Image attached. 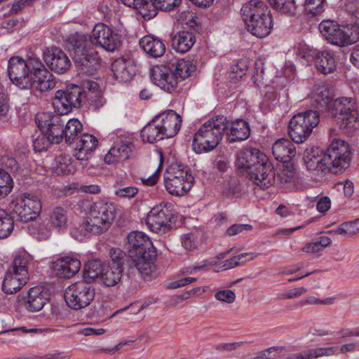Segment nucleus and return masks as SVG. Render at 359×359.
Returning <instances> with one entry per match:
<instances>
[{
	"label": "nucleus",
	"instance_id": "7ed1b4c3",
	"mask_svg": "<svg viewBox=\"0 0 359 359\" xmlns=\"http://www.w3.org/2000/svg\"><path fill=\"white\" fill-rule=\"evenodd\" d=\"M13 61L15 63L13 62L11 67V81L18 88H34L40 92H45L55 88L57 81L48 70H42L36 73V75L34 76V79L22 61L16 59Z\"/></svg>",
	"mask_w": 359,
	"mask_h": 359
},
{
	"label": "nucleus",
	"instance_id": "6ab92c4d",
	"mask_svg": "<svg viewBox=\"0 0 359 359\" xmlns=\"http://www.w3.org/2000/svg\"><path fill=\"white\" fill-rule=\"evenodd\" d=\"M44 60L50 69L57 74L65 73L71 67L67 55L57 48H51L46 53Z\"/></svg>",
	"mask_w": 359,
	"mask_h": 359
},
{
	"label": "nucleus",
	"instance_id": "de8ad7c7",
	"mask_svg": "<svg viewBox=\"0 0 359 359\" xmlns=\"http://www.w3.org/2000/svg\"><path fill=\"white\" fill-rule=\"evenodd\" d=\"M83 126L76 118L69 119L64 128V138L66 142L71 144L79 133L81 132Z\"/></svg>",
	"mask_w": 359,
	"mask_h": 359
},
{
	"label": "nucleus",
	"instance_id": "4d7b16f0",
	"mask_svg": "<svg viewBox=\"0 0 359 359\" xmlns=\"http://www.w3.org/2000/svg\"><path fill=\"white\" fill-rule=\"evenodd\" d=\"M9 105L4 88L0 85V129L4 128L9 121Z\"/></svg>",
	"mask_w": 359,
	"mask_h": 359
},
{
	"label": "nucleus",
	"instance_id": "473e14b6",
	"mask_svg": "<svg viewBox=\"0 0 359 359\" xmlns=\"http://www.w3.org/2000/svg\"><path fill=\"white\" fill-rule=\"evenodd\" d=\"M226 130V136L230 142L245 140L250 134L249 123L243 119L232 122Z\"/></svg>",
	"mask_w": 359,
	"mask_h": 359
},
{
	"label": "nucleus",
	"instance_id": "338daca9",
	"mask_svg": "<svg viewBox=\"0 0 359 359\" xmlns=\"http://www.w3.org/2000/svg\"><path fill=\"white\" fill-rule=\"evenodd\" d=\"M215 297L217 300L231 304L236 299L235 293L230 290H223L215 293Z\"/></svg>",
	"mask_w": 359,
	"mask_h": 359
},
{
	"label": "nucleus",
	"instance_id": "864d4df0",
	"mask_svg": "<svg viewBox=\"0 0 359 359\" xmlns=\"http://www.w3.org/2000/svg\"><path fill=\"white\" fill-rule=\"evenodd\" d=\"M271 7L276 11L292 15L296 11L294 0H268Z\"/></svg>",
	"mask_w": 359,
	"mask_h": 359
},
{
	"label": "nucleus",
	"instance_id": "412c9836",
	"mask_svg": "<svg viewBox=\"0 0 359 359\" xmlns=\"http://www.w3.org/2000/svg\"><path fill=\"white\" fill-rule=\"evenodd\" d=\"M151 78L156 86L165 91L171 93L176 88V82L168 66H154L151 69Z\"/></svg>",
	"mask_w": 359,
	"mask_h": 359
},
{
	"label": "nucleus",
	"instance_id": "a18cd8bd",
	"mask_svg": "<svg viewBox=\"0 0 359 359\" xmlns=\"http://www.w3.org/2000/svg\"><path fill=\"white\" fill-rule=\"evenodd\" d=\"M68 222L67 211L62 207L55 208L50 217L51 225L57 229L62 230L67 228Z\"/></svg>",
	"mask_w": 359,
	"mask_h": 359
},
{
	"label": "nucleus",
	"instance_id": "5701e85b",
	"mask_svg": "<svg viewBox=\"0 0 359 359\" xmlns=\"http://www.w3.org/2000/svg\"><path fill=\"white\" fill-rule=\"evenodd\" d=\"M133 147V144L128 141L117 142L105 155V163L113 164L125 161L130 157Z\"/></svg>",
	"mask_w": 359,
	"mask_h": 359
},
{
	"label": "nucleus",
	"instance_id": "cd10ccee",
	"mask_svg": "<svg viewBox=\"0 0 359 359\" xmlns=\"http://www.w3.org/2000/svg\"><path fill=\"white\" fill-rule=\"evenodd\" d=\"M272 151L277 161L288 163L296 155L294 144L287 139L282 138L275 142Z\"/></svg>",
	"mask_w": 359,
	"mask_h": 359
},
{
	"label": "nucleus",
	"instance_id": "774afa93",
	"mask_svg": "<svg viewBox=\"0 0 359 359\" xmlns=\"http://www.w3.org/2000/svg\"><path fill=\"white\" fill-rule=\"evenodd\" d=\"M181 243L182 247L189 251L193 250L197 245V241L195 237L191 233L184 234L182 236Z\"/></svg>",
	"mask_w": 359,
	"mask_h": 359
},
{
	"label": "nucleus",
	"instance_id": "6e6d98bb",
	"mask_svg": "<svg viewBox=\"0 0 359 359\" xmlns=\"http://www.w3.org/2000/svg\"><path fill=\"white\" fill-rule=\"evenodd\" d=\"M14 227V222L11 216L0 209V239L8 237Z\"/></svg>",
	"mask_w": 359,
	"mask_h": 359
},
{
	"label": "nucleus",
	"instance_id": "9d476101",
	"mask_svg": "<svg viewBox=\"0 0 359 359\" xmlns=\"http://www.w3.org/2000/svg\"><path fill=\"white\" fill-rule=\"evenodd\" d=\"M327 158L331 172L337 174L345 170L352 158L350 146L342 140H333L327 148Z\"/></svg>",
	"mask_w": 359,
	"mask_h": 359
},
{
	"label": "nucleus",
	"instance_id": "9b49d317",
	"mask_svg": "<svg viewBox=\"0 0 359 359\" xmlns=\"http://www.w3.org/2000/svg\"><path fill=\"white\" fill-rule=\"evenodd\" d=\"M173 205L170 203L163 202L154 206L148 212L146 224L153 232L163 234L171 229L173 218Z\"/></svg>",
	"mask_w": 359,
	"mask_h": 359
},
{
	"label": "nucleus",
	"instance_id": "f8f14e48",
	"mask_svg": "<svg viewBox=\"0 0 359 359\" xmlns=\"http://www.w3.org/2000/svg\"><path fill=\"white\" fill-rule=\"evenodd\" d=\"M11 208L17 215L18 219L22 222H27L39 215L42 209V203L38 196L25 193L11 202Z\"/></svg>",
	"mask_w": 359,
	"mask_h": 359
},
{
	"label": "nucleus",
	"instance_id": "c9c22d12",
	"mask_svg": "<svg viewBox=\"0 0 359 359\" xmlns=\"http://www.w3.org/2000/svg\"><path fill=\"white\" fill-rule=\"evenodd\" d=\"M195 40V36L192 32H179L172 37V47L177 52L184 53L193 46Z\"/></svg>",
	"mask_w": 359,
	"mask_h": 359
},
{
	"label": "nucleus",
	"instance_id": "ea45409f",
	"mask_svg": "<svg viewBox=\"0 0 359 359\" xmlns=\"http://www.w3.org/2000/svg\"><path fill=\"white\" fill-rule=\"evenodd\" d=\"M53 168L58 175H67L74 172V165L72 158L67 154H60L55 157Z\"/></svg>",
	"mask_w": 359,
	"mask_h": 359
},
{
	"label": "nucleus",
	"instance_id": "c03bdc74",
	"mask_svg": "<svg viewBox=\"0 0 359 359\" xmlns=\"http://www.w3.org/2000/svg\"><path fill=\"white\" fill-rule=\"evenodd\" d=\"M155 3L154 0H140V2L134 8L138 11L144 20H148L156 15L157 10H162Z\"/></svg>",
	"mask_w": 359,
	"mask_h": 359
},
{
	"label": "nucleus",
	"instance_id": "2f4dec72",
	"mask_svg": "<svg viewBox=\"0 0 359 359\" xmlns=\"http://www.w3.org/2000/svg\"><path fill=\"white\" fill-rule=\"evenodd\" d=\"M47 300V292L41 287H34L31 288L27 294L25 306L29 311H39L42 309Z\"/></svg>",
	"mask_w": 359,
	"mask_h": 359
},
{
	"label": "nucleus",
	"instance_id": "e433bc0d",
	"mask_svg": "<svg viewBox=\"0 0 359 359\" xmlns=\"http://www.w3.org/2000/svg\"><path fill=\"white\" fill-rule=\"evenodd\" d=\"M141 137L144 142L154 143L165 138L157 122L154 118L141 131Z\"/></svg>",
	"mask_w": 359,
	"mask_h": 359
},
{
	"label": "nucleus",
	"instance_id": "603ef678",
	"mask_svg": "<svg viewBox=\"0 0 359 359\" xmlns=\"http://www.w3.org/2000/svg\"><path fill=\"white\" fill-rule=\"evenodd\" d=\"M187 180L188 177H193L190 170L183 165L172 164L167 169L163 177Z\"/></svg>",
	"mask_w": 359,
	"mask_h": 359
},
{
	"label": "nucleus",
	"instance_id": "37998d69",
	"mask_svg": "<svg viewBox=\"0 0 359 359\" xmlns=\"http://www.w3.org/2000/svg\"><path fill=\"white\" fill-rule=\"evenodd\" d=\"M336 349L335 347L316 348L303 353L293 354L287 359H313L324 355H333Z\"/></svg>",
	"mask_w": 359,
	"mask_h": 359
},
{
	"label": "nucleus",
	"instance_id": "dca6fc26",
	"mask_svg": "<svg viewBox=\"0 0 359 359\" xmlns=\"http://www.w3.org/2000/svg\"><path fill=\"white\" fill-rule=\"evenodd\" d=\"M266 156L257 149H248L241 151L237 158L236 166L243 174L248 175L256 167V170L270 171L269 167L263 166V161H266Z\"/></svg>",
	"mask_w": 359,
	"mask_h": 359
},
{
	"label": "nucleus",
	"instance_id": "423d86ee",
	"mask_svg": "<svg viewBox=\"0 0 359 359\" xmlns=\"http://www.w3.org/2000/svg\"><path fill=\"white\" fill-rule=\"evenodd\" d=\"M331 113L344 133L352 135L359 130V114L353 98L335 99L332 102Z\"/></svg>",
	"mask_w": 359,
	"mask_h": 359
},
{
	"label": "nucleus",
	"instance_id": "6e6552de",
	"mask_svg": "<svg viewBox=\"0 0 359 359\" xmlns=\"http://www.w3.org/2000/svg\"><path fill=\"white\" fill-rule=\"evenodd\" d=\"M95 295L94 287L86 280H81L71 284L66 288L65 299L69 308L80 310L89 306Z\"/></svg>",
	"mask_w": 359,
	"mask_h": 359
},
{
	"label": "nucleus",
	"instance_id": "052dcab7",
	"mask_svg": "<svg viewBox=\"0 0 359 359\" xmlns=\"http://www.w3.org/2000/svg\"><path fill=\"white\" fill-rule=\"evenodd\" d=\"M0 165L1 166L0 170L7 172L10 175L11 173L17 171L20 168L15 158L9 155H4L0 158Z\"/></svg>",
	"mask_w": 359,
	"mask_h": 359
},
{
	"label": "nucleus",
	"instance_id": "f257e3e1",
	"mask_svg": "<svg viewBox=\"0 0 359 359\" xmlns=\"http://www.w3.org/2000/svg\"><path fill=\"white\" fill-rule=\"evenodd\" d=\"M121 45V36L104 24L95 25L90 35L76 33L69 36L67 48L81 74L91 75L100 67V59L94 46L114 52Z\"/></svg>",
	"mask_w": 359,
	"mask_h": 359
},
{
	"label": "nucleus",
	"instance_id": "0eeeda50",
	"mask_svg": "<svg viewBox=\"0 0 359 359\" xmlns=\"http://www.w3.org/2000/svg\"><path fill=\"white\" fill-rule=\"evenodd\" d=\"M320 121L318 113L307 110L292 116L288 125V134L296 143L305 142Z\"/></svg>",
	"mask_w": 359,
	"mask_h": 359
},
{
	"label": "nucleus",
	"instance_id": "f704fd0d",
	"mask_svg": "<svg viewBox=\"0 0 359 359\" xmlns=\"http://www.w3.org/2000/svg\"><path fill=\"white\" fill-rule=\"evenodd\" d=\"M316 59V65L318 71L323 74L332 73L336 69L334 55L330 50H320Z\"/></svg>",
	"mask_w": 359,
	"mask_h": 359
},
{
	"label": "nucleus",
	"instance_id": "f03ea898",
	"mask_svg": "<svg viewBox=\"0 0 359 359\" xmlns=\"http://www.w3.org/2000/svg\"><path fill=\"white\" fill-rule=\"evenodd\" d=\"M248 32L258 38L268 36L272 29V15L268 6L261 0H250L241 10Z\"/></svg>",
	"mask_w": 359,
	"mask_h": 359
},
{
	"label": "nucleus",
	"instance_id": "c85d7f7f",
	"mask_svg": "<svg viewBox=\"0 0 359 359\" xmlns=\"http://www.w3.org/2000/svg\"><path fill=\"white\" fill-rule=\"evenodd\" d=\"M164 185L168 193L173 196H182L185 195L191 188L194 181V177H188L186 180L163 177Z\"/></svg>",
	"mask_w": 359,
	"mask_h": 359
},
{
	"label": "nucleus",
	"instance_id": "a878e982",
	"mask_svg": "<svg viewBox=\"0 0 359 359\" xmlns=\"http://www.w3.org/2000/svg\"><path fill=\"white\" fill-rule=\"evenodd\" d=\"M98 143L95 137L89 134L81 136L74 149V156L79 161H86L92 155Z\"/></svg>",
	"mask_w": 359,
	"mask_h": 359
},
{
	"label": "nucleus",
	"instance_id": "72a5a7b5",
	"mask_svg": "<svg viewBox=\"0 0 359 359\" xmlns=\"http://www.w3.org/2000/svg\"><path fill=\"white\" fill-rule=\"evenodd\" d=\"M20 276L18 273L6 271L2 283V290L5 293H15L26 285L29 278Z\"/></svg>",
	"mask_w": 359,
	"mask_h": 359
},
{
	"label": "nucleus",
	"instance_id": "c756f323",
	"mask_svg": "<svg viewBox=\"0 0 359 359\" xmlns=\"http://www.w3.org/2000/svg\"><path fill=\"white\" fill-rule=\"evenodd\" d=\"M168 67L176 82V86L179 82L187 78L195 69L190 61L183 59L171 61Z\"/></svg>",
	"mask_w": 359,
	"mask_h": 359
},
{
	"label": "nucleus",
	"instance_id": "58836bf2",
	"mask_svg": "<svg viewBox=\"0 0 359 359\" xmlns=\"http://www.w3.org/2000/svg\"><path fill=\"white\" fill-rule=\"evenodd\" d=\"M92 222L88 218H86L82 223L79 224L72 231V237L79 241L88 238L93 234L100 233L97 229L91 226Z\"/></svg>",
	"mask_w": 359,
	"mask_h": 359
},
{
	"label": "nucleus",
	"instance_id": "13d9d810",
	"mask_svg": "<svg viewBox=\"0 0 359 359\" xmlns=\"http://www.w3.org/2000/svg\"><path fill=\"white\" fill-rule=\"evenodd\" d=\"M257 257L255 253H242L238 256H234L232 258L224 262V269H230L235 266H239L245 263L248 260H252Z\"/></svg>",
	"mask_w": 359,
	"mask_h": 359
},
{
	"label": "nucleus",
	"instance_id": "4be33fe9",
	"mask_svg": "<svg viewBox=\"0 0 359 359\" xmlns=\"http://www.w3.org/2000/svg\"><path fill=\"white\" fill-rule=\"evenodd\" d=\"M81 89V104L86 101L88 104L95 109L102 106L103 100L102 93L99 89L97 83L86 80L83 82L82 86H79Z\"/></svg>",
	"mask_w": 359,
	"mask_h": 359
},
{
	"label": "nucleus",
	"instance_id": "7c9ffc66",
	"mask_svg": "<svg viewBox=\"0 0 359 359\" xmlns=\"http://www.w3.org/2000/svg\"><path fill=\"white\" fill-rule=\"evenodd\" d=\"M32 260V257L29 254L25 252H20L14 257L8 270L18 273L20 276L29 278Z\"/></svg>",
	"mask_w": 359,
	"mask_h": 359
},
{
	"label": "nucleus",
	"instance_id": "a19ab883",
	"mask_svg": "<svg viewBox=\"0 0 359 359\" xmlns=\"http://www.w3.org/2000/svg\"><path fill=\"white\" fill-rule=\"evenodd\" d=\"M123 269L119 267L104 266L100 280L107 286L111 287L117 285L123 276Z\"/></svg>",
	"mask_w": 359,
	"mask_h": 359
},
{
	"label": "nucleus",
	"instance_id": "0e129e2a",
	"mask_svg": "<svg viewBox=\"0 0 359 359\" xmlns=\"http://www.w3.org/2000/svg\"><path fill=\"white\" fill-rule=\"evenodd\" d=\"M319 51V50L316 49L302 48L298 50L297 55L300 58L304 59L306 65H309L313 60L316 61Z\"/></svg>",
	"mask_w": 359,
	"mask_h": 359
},
{
	"label": "nucleus",
	"instance_id": "b1692460",
	"mask_svg": "<svg viewBox=\"0 0 359 359\" xmlns=\"http://www.w3.org/2000/svg\"><path fill=\"white\" fill-rule=\"evenodd\" d=\"M263 166L266 168L269 167L270 171L264 170L261 169L256 170V167L250 171L248 175L253 183L263 189H268L274 182L275 180V172L272 163L269 161L267 156L266 157V161H263Z\"/></svg>",
	"mask_w": 359,
	"mask_h": 359
},
{
	"label": "nucleus",
	"instance_id": "bb28decb",
	"mask_svg": "<svg viewBox=\"0 0 359 359\" xmlns=\"http://www.w3.org/2000/svg\"><path fill=\"white\" fill-rule=\"evenodd\" d=\"M139 43L143 51L153 58L160 57L165 52V46L163 41L151 35L144 36L140 40Z\"/></svg>",
	"mask_w": 359,
	"mask_h": 359
},
{
	"label": "nucleus",
	"instance_id": "680f3d73",
	"mask_svg": "<svg viewBox=\"0 0 359 359\" xmlns=\"http://www.w3.org/2000/svg\"><path fill=\"white\" fill-rule=\"evenodd\" d=\"M51 144H54L50 140V137L45 134V133H42L39 135L34 140H33V147L35 151H43L48 149V148L50 146Z\"/></svg>",
	"mask_w": 359,
	"mask_h": 359
},
{
	"label": "nucleus",
	"instance_id": "3c124183",
	"mask_svg": "<svg viewBox=\"0 0 359 359\" xmlns=\"http://www.w3.org/2000/svg\"><path fill=\"white\" fill-rule=\"evenodd\" d=\"M311 98L317 107L324 108L330 102V95L325 85H318L311 93Z\"/></svg>",
	"mask_w": 359,
	"mask_h": 359
},
{
	"label": "nucleus",
	"instance_id": "aec40b11",
	"mask_svg": "<svg viewBox=\"0 0 359 359\" xmlns=\"http://www.w3.org/2000/svg\"><path fill=\"white\" fill-rule=\"evenodd\" d=\"M52 267L57 276L69 278L79 272L81 262L76 257L65 256L54 261Z\"/></svg>",
	"mask_w": 359,
	"mask_h": 359
},
{
	"label": "nucleus",
	"instance_id": "09e8293b",
	"mask_svg": "<svg viewBox=\"0 0 359 359\" xmlns=\"http://www.w3.org/2000/svg\"><path fill=\"white\" fill-rule=\"evenodd\" d=\"M104 266L100 260L93 259L88 261L84 268L83 275L86 279L94 280L101 278Z\"/></svg>",
	"mask_w": 359,
	"mask_h": 359
},
{
	"label": "nucleus",
	"instance_id": "4c0bfd02",
	"mask_svg": "<svg viewBox=\"0 0 359 359\" xmlns=\"http://www.w3.org/2000/svg\"><path fill=\"white\" fill-rule=\"evenodd\" d=\"M92 222L88 218H86L82 223L79 224L72 231V237L79 241L88 238L93 234L100 233L97 229L91 226Z\"/></svg>",
	"mask_w": 359,
	"mask_h": 359
},
{
	"label": "nucleus",
	"instance_id": "49530a36",
	"mask_svg": "<svg viewBox=\"0 0 359 359\" xmlns=\"http://www.w3.org/2000/svg\"><path fill=\"white\" fill-rule=\"evenodd\" d=\"M110 262L108 265L119 267L123 270V266L128 264L130 267L133 264L130 261V258L125 252L119 248H111L109 250Z\"/></svg>",
	"mask_w": 359,
	"mask_h": 359
},
{
	"label": "nucleus",
	"instance_id": "2eb2a0df",
	"mask_svg": "<svg viewBox=\"0 0 359 359\" xmlns=\"http://www.w3.org/2000/svg\"><path fill=\"white\" fill-rule=\"evenodd\" d=\"M35 121L42 133H45L54 144L60 143L64 138V121L59 114L51 116L48 113H38Z\"/></svg>",
	"mask_w": 359,
	"mask_h": 359
},
{
	"label": "nucleus",
	"instance_id": "69168bd1",
	"mask_svg": "<svg viewBox=\"0 0 359 359\" xmlns=\"http://www.w3.org/2000/svg\"><path fill=\"white\" fill-rule=\"evenodd\" d=\"M294 176V170L292 164L284 165L283 169L278 175V177L281 183L290 182Z\"/></svg>",
	"mask_w": 359,
	"mask_h": 359
},
{
	"label": "nucleus",
	"instance_id": "a211bd4d",
	"mask_svg": "<svg viewBox=\"0 0 359 359\" xmlns=\"http://www.w3.org/2000/svg\"><path fill=\"white\" fill-rule=\"evenodd\" d=\"M154 118L159 122L160 128L165 138L172 137L179 132L182 118L175 111H165Z\"/></svg>",
	"mask_w": 359,
	"mask_h": 359
},
{
	"label": "nucleus",
	"instance_id": "39448f33",
	"mask_svg": "<svg viewBox=\"0 0 359 359\" xmlns=\"http://www.w3.org/2000/svg\"><path fill=\"white\" fill-rule=\"evenodd\" d=\"M229 122L223 115L212 116L196 133L193 140V149L198 153L209 151L215 149L223 137Z\"/></svg>",
	"mask_w": 359,
	"mask_h": 359
},
{
	"label": "nucleus",
	"instance_id": "bf43d9fd",
	"mask_svg": "<svg viewBox=\"0 0 359 359\" xmlns=\"http://www.w3.org/2000/svg\"><path fill=\"white\" fill-rule=\"evenodd\" d=\"M13 182L7 172L0 170V198L6 196L12 190Z\"/></svg>",
	"mask_w": 359,
	"mask_h": 359
},
{
	"label": "nucleus",
	"instance_id": "393cba45",
	"mask_svg": "<svg viewBox=\"0 0 359 359\" xmlns=\"http://www.w3.org/2000/svg\"><path fill=\"white\" fill-rule=\"evenodd\" d=\"M111 71L116 80L119 82L130 81L135 74L133 62L124 57L117 58L112 62Z\"/></svg>",
	"mask_w": 359,
	"mask_h": 359
},
{
	"label": "nucleus",
	"instance_id": "8fccbe9b",
	"mask_svg": "<svg viewBox=\"0 0 359 359\" xmlns=\"http://www.w3.org/2000/svg\"><path fill=\"white\" fill-rule=\"evenodd\" d=\"M138 194V189L135 186H128L123 182H117L114 186V195L121 199L135 198Z\"/></svg>",
	"mask_w": 359,
	"mask_h": 359
},
{
	"label": "nucleus",
	"instance_id": "20e7f679",
	"mask_svg": "<svg viewBox=\"0 0 359 359\" xmlns=\"http://www.w3.org/2000/svg\"><path fill=\"white\" fill-rule=\"evenodd\" d=\"M128 256L134 267L142 274H148L151 264L156 257V252L149 238L141 231H132L128 235Z\"/></svg>",
	"mask_w": 359,
	"mask_h": 359
},
{
	"label": "nucleus",
	"instance_id": "79ce46f5",
	"mask_svg": "<svg viewBox=\"0 0 359 359\" xmlns=\"http://www.w3.org/2000/svg\"><path fill=\"white\" fill-rule=\"evenodd\" d=\"M16 59L20 61H22L26 66V69L29 71V72L32 74L31 72L33 73V75H36V73L42 72V70H48L44 65L41 62V61L34 57H30L27 61L24 60L22 58L20 57H12L8 61V73L9 79H11V67H13V62L15 63L13 61V60Z\"/></svg>",
	"mask_w": 359,
	"mask_h": 359
},
{
	"label": "nucleus",
	"instance_id": "1a4fd4ad",
	"mask_svg": "<svg viewBox=\"0 0 359 359\" xmlns=\"http://www.w3.org/2000/svg\"><path fill=\"white\" fill-rule=\"evenodd\" d=\"M319 30L325 39L334 45L344 46L351 44L359 35V20L352 26L351 32L341 28L332 20H324L319 24Z\"/></svg>",
	"mask_w": 359,
	"mask_h": 359
},
{
	"label": "nucleus",
	"instance_id": "5fc2aeb1",
	"mask_svg": "<svg viewBox=\"0 0 359 359\" xmlns=\"http://www.w3.org/2000/svg\"><path fill=\"white\" fill-rule=\"evenodd\" d=\"M48 222L46 220L41 222H35L29 228V231L32 235L38 240H46L51 233L50 228L48 226Z\"/></svg>",
	"mask_w": 359,
	"mask_h": 359
},
{
	"label": "nucleus",
	"instance_id": "ddd939ff",
	"mask_svg": "<svg viewBox=\"0 0 359 359\" xmlns=\"http://www.w3.org/2000/svg\"><path fill=\"white\" fill-rule=\"evenodd\" d=\"M116 214L117 209L113 203L98 201L90 206L87 217L92 222L91 226L101 233L109 229Z\"/></svg>",
	"mask_w": 359,
	"mask_h": 359
},
{
	"label": "nucleus",
	"instance_id": "e2e57ef3",
	"mask_svg": "<svg viewBox=\"0 0 359 359\" xmlns=\"http://www.w3.org/2000/svg\"><path fill=\"white\" fill-rule=\"evenodd\" d=\"M248 65L245 61L241 60L236 65L231 67V72L229 74V79L236 82L246 74Z\"/></svg>",
	"mask_w": 359,
	"mask_h": 359
},
{
	"label": "nucleus",
	"instance_id": "f3484780",
	"mask_svg": "<svg viewBox=\"0 0 359 359\" xmlns=\"http://www.w3.org/2000/svg\"><path fill=\"white\" fill-rule=\"evenodd\" d=\"M304 161L307 169L319 176H324L330 171L327 154L318 147H312L305 152Z\"/></svg>",
	"mask_w": 359,
	"mask_h": 359
},
{
	"label": "nucleus",
	"instance_id": "4468645a",
	"mask_svg": "<svg viewBox=\"0 0 359 359\" xmlns=\"http://www.w3.org/2000/svg\"><path fill=\"white\" fill-rule=\"evenodd\" d=\"M81 89L77 85L68 86L65 90H59L53 99V107L59 115L68 114L73 107H81Z\"/></svg>",
	"mask_w": 359,
	"mask_h": 359
}]
</instances>
